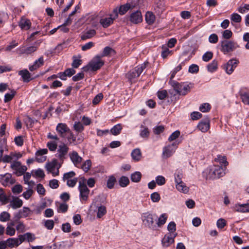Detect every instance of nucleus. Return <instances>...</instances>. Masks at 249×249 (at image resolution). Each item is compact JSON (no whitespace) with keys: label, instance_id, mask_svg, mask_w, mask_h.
<instances>
[{"label":"nucleus","instance_id":"nucleus-1","mask_svg":"<svg viewBox=\"0 0 249 249\" xmlns=\"http://www.w3.org/2000/svg\"><path fill=\"white\" fill-rule=\"evenodd\" d=\"M157 218L158 216L156 214L149 213H143L142 215L143 225L153 230L157 229L156 222Z\"/></svg>","mask_w":249,"mask_h":249},{"label":"nucleus","instance_id":"nucleus-2","mask_svg":"<svg viewBox=\"0 0 249 249\" xmlns=\"http://www.w3.org/2000/svg\"><path fill=\"white\" fill-rule=\"evenodd\" d=\"M104 64V62L101 59V56H95L88 65L84 67L82 69L85 71H96L100 69Z\"/></svg>","mask_w":249,"mask_h":249},{"label":"nucleus","instance_id":"nucleus-3","mask_svg":"<svg viewBox=\"0 0 249 249\" xmlns=\"http://www.w3.org/2000/svg\"><path fill=\"white\" fill-rule=\"evenodd\" d=\"M221 51L225 54L231 52L239 47L237 42L228 40H224L220 42Z\"/></svg>","mask_w":249,"mask_h":249},{"label":"nucleus","instance_id":"nucleus-4","mask_svg":"<svg viewBox=\"0 0 249 249\" xmlns=\"http://www.w3.org/2000/svg\"><path fill=\"white\" fill-rule=\"evenodd\" d=\"M78 189L80 192L81 200L86 201L89 197V190L86 185V179L84 177L80 178Z\"/></svg>","mask_w":249,"mask_h":249},{"label":"nucleus","instance_id":"nucleus-5","mask_svg":"<svg viewBox=\"0 0 249 249\" xmlns=\"http://www.w3.org/2000/svg\"><path fill=\"white\" fill-rule=\"evenodd\" d=\"M225 174V169L220 165H214L209 168L208 177L210 178H219Z\"/></svg>","mask_w":249,"mask_h":249},{"label":"nucleus","instance_id":"nucleus-6","mask_svg":"<svg viewBox=\"0 0 249 249\" xmlns=\"http://www.w3.org/2000/svg\"><path fill=\"white\" fill-rule=\"evenodd\" d=\"M118 17L117 9H114L108 17H104L100 19V23L103 28H106L113 23V21Z\"/></svg>","mask_w":249,"mask_h":249},{"label":"nucleus","instance_id":"nucleus-7","mask_svg":"<svg viewBox=\"0 0 249 249\" xmlns=\"http://www.w3.org/2000/svg\"><path fill=\"white\" fill-rule=\"evenodd\" d=\"M146 64L145 63L142 64L136 67L134 69L131 70L127 74V78L130 82L132 83L134 80L139 77L143 70L145 69Z\"/></svg>","mask_w":249,"mask_h":249},{"label":"nucleus","instance_id":"nucleus-8","mask_svg":"<svg viewBox=\"0 0 249 249\" xmlns=\"http://www.w3.org/2000/svg\"><path fill=\"white\" fill-rule=\"evenodd\" d=\"M60 167V165H58L57 160L55 159L53 160L51 162L46 163L45 165V168L48 172L51 173L53 177L59 175Z\"/></svg>","mask_w":249,"mask_h":249},{"label":"nucleus","instance_id":"nucleus-9","mask_svg":"<svg viewBox=\"0 0 249 249\" xmlns=\"http://www.w3.org/2000/svg\"><path fill=\"white\" fill-rule=\"evenodd\" d=\"M178 144V143L174 142L172 144L165 146L163 148L162 157L167 159L173 155L177 148Z\"/></svg>","mask_w":249,"mask_h":249},{"label":"nucleus","instance_id":"nucleus-10","mask_svg":"<svg viewBox=\"0 0 249 249\" xmlns=\"http://www.w3.org/2000/svg\"><path fill=\"white\" fill-rule=\"evenodd\" d=\"M177 236V233H167L161 241L162 245L164 248H167L174 243V239Z\"/></svg>","mask_w":249,"mask_h":249},{"label":"nucleus","instance_id":"nucleus-11","mask_svg":"<svg viewBox=\"0 0 249 249\" xmlns=\"http://www.w3.org/2000/svg\"><path fill=\"white\" fill-rule=\"evenodd\" d=\"M191 87L186 84L176 83L174 86L175 90L180 95H185L190 90Z\"/></svg>","mask_w":249,"mask_h":249},{"label":"nucleus","instance_id":"nucleus-12","mask_svg":"<svg viewBox=\"0 0 249 249\" xmlns=\"http://www.w3.org/2000/svg\"><path fill=\"white\" fill-rule=\"evenodd\" d=\"M22 157V154L18 152H11L9 155H5L3 157V162L9 163L14 162Z\"/></svg>","mask_w":249,"mask_h":249},{"label":"nucleus","instance_id":"nucleus-13","mask_svg":"<svg viewBox=\"0 0 249 249\" xmlns=\"http://www.w3.org/2000/svg\"><path fill=\"white\" fill-rule=\"evenodd\" d=\"M15 181V179L12 178L11 174L6 173L4 175H0V182L4 186L13 184Z\"/></svg>","mask_w":249,"mask_h":249},{"label":"nucleus","instance_id":"nucleus-14","mask_svg":"<svg viewBox=\"0 0 249 249\" xmlns=\"http://www.w3.org/2000/svg\"><path fill=\"white\" fill-rule=\"evenodd\" d=\"M68 151L69 147L66 144H62L58 146L56 157L58 158L60 160L63 161L66 158V156L68 154Z\"/></svg>","mask_w":249,"mask_h":249},{"label":"nucleus","instance_id":"nucleus-15","mask_svg":"<svg viewBox=\"0 0 249 249\" xmlns=\"http://www.w3.org/2000/svg\"><path fill=\"white\" fill-rule=\"evenodd\" d=\"M238 62L236 59H231L229 60L224 67L226 73L228 74L232 73L237 67Z\"/></svg>","mask_w":249,"mask_h":249},{"label":"nucleus","instance_id":"nucleus-16","mask_svg":"<svg viewBox=\"0 0 249 249\" xmlns=\"http://www.w3.org/2000/svg\"><path fill=\"white\" fill-rule=\"evenodd\" d=\"M210 121L208 118H206L200 121L197 124L198 129L202 132L205 133L208 131L210 127Z\"/></svg>","mask_w":249,"mask_h":249},{"label":"nucleus","instance_id":"nucleus-17","mask_svg":"<svg viewBox=\"0 0 249 249\" xmlns=\"http://www.w3.org/2000/svg\"><path fill=\"white\" fill-rule=\"evenodd\" d=\"M69 156L74 165L78 167L82 161V158L81 157L76 151L70 152L69 153Z\"/></svg>","mask_w":249,"mask_h":249},{"label":"nucleus","instance_id":"nucleus-18","mask_svg":"<svg viewBox=\"0 0 249 249\" xmlns=\"http://www.w3.org/2000/svg\"><path fill=\"white\" fill-rule=\"evenodd\" d=\"M18 236L21 244L25 241L29 243L32 242L36 239L35 235L31 232H26L24 234H20Z\"/></svg>","mask_w":249,"mask_h":249},{"label":"nucleus","instance_id":"nucleus-19","mask_svg":"<svg viewBox=\"0 0 249 249\" xmlns=\"http://www.w3.org/2000/svg\"><path fill=\"white\" fill-rule=\"evenodd\" d=\"M70 130L67 124L63 123H59L56 127V131L62 137H64L65 134L69 132Z\"/></svg>","mask_w":249,"mask_h":249},{"label":"nucleus","instance_id":"nucleus-20","mask_svg":"<svg viewBox=\"0 0 249 249\" xmlns=\"http://www.w3.org/2000/svg\"><path fill=\"white\" fill-rule=\"evenodd\" d=\"M36 50L37 47L35 46H30L27 48L22 47L18 49V53L20 54H26L29 55L36 52Z\"/></svg>","mask_w":249,"mask_h":249},{"label":"nucleus","instance_id":"nucleus-21","mask_svg":"<svg viewBox=\"0 0 249 249\" xmlns=\"http://www.w3.org/2000/svg\"><path fill=\"white\" fill-rule=\"evenodd\" d=\"M130 21L134 23L141 22L142 20V16L141 11H137L131 14L130 18Z\"/></svg>","mask_w":249,"mask_h":249},{"label":"nucleus","instance_id":"nucleus-22","mask_svg":"<svg viewBox=\"0 0 249 249\" xmlns=\"http://www.w3.org/2000/svg\"><path fill=\"white\" fill-rule=\"evenodd\" d=\"M20 242L19 237H18L17 238H8L5 242L7 246L10 248H13L14 247H17L20 245L21 243Z\"/></svg>","mask_w":249,"mask_h":249},{"label":"nucleus","instance_id":"nucleus-23","mask_svg":"<svg viewBox=\"0 0 249 249\" xmlns=\"http://www.w3.org/2000/svg\"><path fill=\"white\" fill-rule=\"evenodd\" d=\"M31 22L28 19L26 18H21L19 22V26L22 30H27L29 29L31 26Z\"/></svg>","mask_w":249,"mask_h":249},{"label":"nucleus","instance_id":"nucleus-24","mask_svg":"<svg viewBox=\"0 0 249 249\" xmlns=\"http://www.w3.org/2000/svg\"><path fill=\"white\" fill-rule=\"evenodd\" d=\"M22 204V200L19 199L18 197H16L13 198V199L10 201V206L13 209H16L21 207Z\"/></svg>","mask_w":249,"mask_h":249},{"label":"nucleus","instance_id":"nucleus-25","mask_svg":"<svg viewBox=\"0 0 249 249\" xmlns=\"http://www.w3.org/2000/svg\"><path fill=\"white\" fill-rule=\"evenodd\" d=\"M44 64V59L43 56L39 57L37 60H36L34 63V64L29 67V70L30 71H34L41 66H42Z\"/></svg>","mask_w":249,"mask_h":249},{"label":"nucleus","instance_id":"nucleus-26","mask_svg":"<svg viewBox=\"0 0 249 249\" xmlns=\"http://www.w3.org/2000/svg\"><path fill=\"white\" fill-rule=\"evenodd\" d=\"M167 214L166 213H162L160 216L157 218L158 220L156 222L157 227H160L163 225L167 219Z\"/></svg>","mask_w":249,"mask_h":249},{"label":"nucleus","instance_id":"nucleus-27","mask_svg":"<svg viewBox=\"0 0 249 249\" xmlns=\"http://www.w3.org/2000/svg\"><path fill=\"white\" fill-rule=\"evenodd\" d=\"M131 157L132 159L136 161H139L142 158V153L140 149L136 148L131 152Z\"/></svg>","mask_w":249,"mask_h":249},{"label":"nucleus","instance_id":"nucleus-28","mask_svg":"<svg viewBox=\"0 0 249 249\" xmlns=\"http://www.w3.org/2000/svg\"><path fill=\"white\" fill-rule=\"evenodd\" d=\"M176 189L179 192L186 194L189 192V188L182 181L180 183H177L176 185Z\"/></svg>","mask_w":249,"mask_h":249},{"label":"nucleus","instance_id":"nucleus-29","mask_svg":"<svg viewBox=\"0 0 249 249\" xmlns=\"http://www.w3.org/2000/svg\"><path fill=\"white\" fill-rule=\"evenodd\" d=\"M235 209L237 211L239 212H249V203L236 205Z\"/></svg>","mask_w":249,"mask_h":249},{"label":"nucleus","instance_id":"nucleus-30","mask_svg":"<svg viewBox=\"0 0 249 249\" xmlns=\"http://www.w3.org/2000/svg\"><path fill=\"white\" fill-rule=\"evenodd\" d=\"M18 74L21 76L23 80L25 82H29L31 79L30 73L27 70L19 71Z\"/></svg>","mask_w":249,"mask_h":249},{"label":"nucleus","instance_id":"nucleus-31","mask_svg":"<svg viewBox=\"0 0 249 249\" xmlns=\"http://www.w3.org/2000/svg\"><path fill=\"white\" fill-rule=\"evenodd\" d=\"M96 34V31L94 29H90L86 32L81 37L82 40H86L94 36Z\"/></svg>","mask_w":249,"mask_h":249},{"label":"nucleus","instance_id":"nucleus-32","mask_svg":"<svg viewBox=\"0 0 249 249\" xmlns=\"http://www.w3.org/2000/svg\"><path fill=\"white\" fill-rule=\"evenodd\" d=\"M20 217H27L30 216L33 212L26 207H23L22 209L19 212Z\"/></svg>","mask_w":249,"mask_h":249},{"label":"nucleus","instance_id":"nucleus-33","mask_svg":"<svg viewBox=\"0 0 249 249\" xmlns=\"http://www.w3.org/2000/svg\"><path fill=\"white\" fill-rule=\"evenodd\" d=\"M145 20L148 24H152L155 20L154 15L151 12H147L145 14Z\"/></svg>","mask_w":249,"mask_h":249},{"label":"nucleus","instance_id":"nucleus-34","mask_svg":"<svg viewBox=\"0 0 249 249\" xmlns=\"http://www.w3.org/2000/svg\"><path fill=\"white\" fill-rule=\"evenodd\" d=\"M161 55L163 58H166L168 56L170 55L172 53V51L169 50L166 45H162L161 47Z\"/></svg>","mask_w":249,"mask_h":249},{"label":"nucleus","instance_id":"nucleus-35","mask_svg":"<svg viewBox=\"0 0 249 249\" xmlns=\"http://www.w3.org/2000/svg\"><path fill=\"white\" fill-rule=\"evenodd\" d=\"M142 178V174L140 172H135L131 175V179L134 182H138Z\"/></svg>","mask_w":249,"mask_h":249},{"label":"nucleus","instance_id":"nucleus-36","mask_svg":"<svg viewBox=\"0 0 249 249\" xmlns=\"http://www.w3.org/2000/svg\"><path fill=\"white\" fill-rule=\"evenodd\" d=\"M91 166V161L89 160H86L81 165V169L85 172H87L90 169Z\"/></svg>","mask_w":249,"mask_h":249},{"label":"nucleus","instance_id":"nucleus-37","mask_svg":"<svg viewBox=\"0 0 249 249\" xmlns=\"http://www.w3.org/2000/svg\"><path fill=\"white\" fill-rule=\"evenodd\" d=\"M27 170V168L26 166L22 165L21 164H20V166H19L18 168L15 171V174L18 176H20L24 175Z\"/></svg>","mask_w":249,"mask_h":249},{"label":"nucleus","instance_id":"nucleus-38","mask_svg":"<svg viewBox=\"0 0 249 249\" xmlns=\"http://www.w3.org/2000/svg\"><path fill=\"white\" fill-rule=\"evenodd\" d=\"M114 50L109 47H106L103 51V53L101 57L103 56H108L109 55L112 54V53H114Z\"/></svg>","mask_w":249,"mask_h":249},{"label":"nucleus","instance_id":"nucleus-39","mask_svg":"<svg viewBox=\"0 0 249 249\" xmlns=\"http://www.w3.org/2000/svg\"><path fill=\"white\" fill-rule=\"evenodd\" d=\"M207 69L209 71L213 72L217 69V62L215 60H213L212 63L208 65Z\"/></svg>","mask_w":249,"mask_h":249},{"label":"nucleus","instance_id":"nucleus-40","mask_svg":"<svg viewBox=\"0 0 249 249\" xmlns=\"http://www.w3.org/2000/svg\"><path fill=\"white\" fill-rule=\"evenodd\" d=\"M140 135L143 138H147L149 135L148 129L146 127L142 126Z\"/></svg>","mask_w":249,"mask_h":249},{"label":"nucleus","instance_id":"nucleus-41","mask_svg":"<svg viewBox=\"0 0 249 249\" xmlns=\"http://www.w3.org/2000/svg\"><path fill=\"white\" fill-rule=\"evenodd\" d=\"M0 201L5 204L8 202V197L4 193L3 189L0 188Z\"/></svg>","mask_w":249,"mask_h":249},{"label":"nucleus","instance_id":"nucleus-42","mask_svg":"<svg viewBox=\"0 0 249 249\" xmlns=\"http://www.w3.org/2000/svg\"><path fill=\"white\" fill-rule=\"evenodd\" d=\"M122 127L120 124H118L115 126H114L110 130V132L111 134L113 135H117L120 134L121 130H122Z\"/></svg>","mask_w":249,"mask_h":249},{"label":"nucleus","instance_id":"nucleus-43","mask_svg":"<svg viewBox=\"0 0 249 249\" xmlns=\"http://www.w3.org/2000/svg\"><path fill=\"white\" fill-rule=\"evenodd\" d=\"M231 22L239 23L241 21L242 18L237 13H233L231 16Z\"/></svg>","mask_w":249,"mask_h":249},{"label":"nucleus","instance_id":"nucleus-44","mask_svg":"<svg viewBox=\"0 0 249 249\" xmlns=\"http://www.w3.org/2000/svg\"><path fill=\"white\" fill-rule=\"evenodd\" d=\"M16 94V91L12 90L10 93H6L4 96V101L5 103H7L10 101Z\"/></svg>","mask_w":249,"mask_h":249},{"label":"nucleus","instance_id":"nucleus-45","mask_svg":"<svg viewBox=\"0 0 249 249\" xmlns=\"http://www.w3.org/2000/svg\"><path fill=\"white\" fill-rule=\"evenodd\" d=\"M10 215L6 212H3L0 214V220L2 222H6L10 219Z\"/></svg>","mask_w":249,"mask_h":249},{"label":"nucleus","instance_id":"nucleus-46","mask_svg":"<svg viewBox=\"0 0 249 249\" xmlns=\"http://www.w3.org/2000/svg\"><path fill=\"white\" fill-rule=\"evenodd\" d=\"M75 175V173L73 171H71L66 173H65L63 175V180H68V179H71Z\"/></svg>","mask_w":249,"mask_h":249},{"label":"nucleus","instance_id":"nucleus-47","mask_svg":"<svg viewBox=\"0 0 249 249\" xmlns=\"http://www.w3.org/2000/svg\"><path fill=\"white\" fill-rule=\"evenodd\" d=\"M211 109V106L208 103H204L199 107V110L202 112L209 111Z\"/></svg>","mask_w":249,"mask_h":249},{"label":"nucleus","instance_id":"nucleus-48","mask_svg":"<svg viewBox=\"0 0 249 249\" xmlns=\"http://www.w3.org/2000/svg\"><path fill=\"white\" fill-rule=\"evenodd\" d=\"M213 56V53L211 52H207L205 53L203 56H202V59L205 62H208L209 60H210Z\"/></svg>","mask_w":249,"mask_h":249},{"label":"nucleus","instance_id":"nucleus-49","mask_svg":"<svg viewBox=\"0 0 249 249\" xmlns=\"http://www.w3.org/2000/svg\"><path fill=\"white\" fill-rule=\"evenodd\" d=\"M68 209V205L65 203H61L57 209L58 213H65L67 211Z\"/></svg>","mask_w":249,"mask_h":249},{"label":"nucleus","instance_id":"nucleus-50","mask_svg":"<svg viewBox=\"0 0 249 249\" xmlns=\"http://www.w3.org/2000/svg\"><path fill=\"white\" fill-rule=\"evenodd\" d=\"M73 127L74 130L77 132H81L84 130L83 124L79 122H75Z\"/></svg>","mask_w":249,"mask_h":249},{"label":"nucleus","instance_id":"nucleus-51","mask_svg":"<svg viewBox=\"0 0 249 249\" xmlns=\"http://www.w3.org/2000/svg\"><path fill=\"white\" fill-rule=\"evenodd\" d=\"M248 11H249V4H245L244 5L240 6L238 8V11L241 14H244Z\"/></svg>","mask_w":249,"mask_h":249},{"label":"nucleus","instance_id":"nucleus-52","mask_svg":"<svg viewBox=\"0 0 249 249\" xmlns=\"http://www.w3.org/2000/svg\"><path fill=\"white\" fill-rule=\"evenodd\" d=\"M151 199L153 202H159L160 199V194L157 192H154L151 194Z\"/></svg>","mask_w":249,"mask_h":249},{"label":"nucleus","instance_id":"nucleus-53","mask_svg":"<svg viewBox=\"0 0 249 249\" xmlns=\"http://www.w3.org/2000/svg\"><path fill=\"white\" fill-rule=\"evenodd\" d=\"M156 182L158 185L161 186L165 184V178L162 176H158L156 178Z\"/></svg>","mask_w":249,"mask_h":249},{"label":"nucleus","instance_id":"nucleus-54","mask_svg":"<svg viewBox=\"0 0 249 249\" xmlns=\"http://www.w3.org/2000/svg\"><path fill=\"white\" fill-rule=\"evenodd\" d=\"M106 209L104 206H100L98 208L97 216L98 218H101L106 213Z\"/></svg>","mask_w":249,"mask_h":249},{"label":"nucleus","instance_id":"nucleus-55","mask_svg":"<svg viewBox=\"0 0 249 249\" xmlns=\"http://www.w3.org/2000/svg\"><path fill=\"white\" fill-rule=\"evenodd\" d=\"M73 223L76 225H79L82 222L81 215L79 214L74 215L73 216Z\"/></svg>","mask_w":249,"mask_h":249},{"label":"nucleus","instance_id":"nucleus-56","mask_svg":"<svg viewBox=\"0 0 249 249\" xmlns=\"http://www.w3.org/2000/svg\"><path fill=\"white\" fill-rule=\"evenodd\" d=\"M242 101L246 104L249 105V93L244 92L241 94Z\"/></svg>","mask_w":249,"mask_h":249},{"label":"nucleus","instance_id":"nucleus-57","mask_svg":"<svg viewBox=\"0 0 249 249\" xmlns=\"http://www.w3.org/2000/svg\"><path fill=\"white\" fill-rule=\"evenodd\" d=\"M180 134V131L176 130L168 138V140L170 142L173 141L178 138Z\"/></svg>","mask_w":249,"mask_h":249},{"label":"nucleus","instance_id":"nucleus-58","mask_svg":"<svg viewBox=\"0 0 249 249\" xmlns=\"http://www.w3.org/2000/svg\"><path fill=\"white\" fill-rule=\"evenodd\" d=\"M182 174L181 172L178 171L175 174V181L176 183H180L182 181Z\"/></svg>","mask_w":249,"mask_h":249},{"label":"nucleus","instance_id":"nucleus-59","mask_svg":"<svg viewBox=\"0 0 249 249\" xmlns=\"http://www.w3.org/2000/svg\"><path fill=\"white\" fill-rule=\"evenodd\" d=\"M62 230L64 232H70L71 231V226L68 222L63 224L62 225Z\"/></svg>","mask_w":249,"mask_h":249},{"label":"nucleus","instance_id":"nucleus-60","mask_svg":"<svg viewBox=\"0 0 249 249\" xmlns=\"http://www.w3.org/2000/svg\"><path fill=\"white\" fill-rule=\"evenodd\" d=\"M169 233H174L176 230V225L174 222H170L167 226Z\"/></svg>","mask_w":249,"mask_h":249},{"label":"nucleus","instance_id":"nucleus-61","mask_svg":"<svg viewBox=\"0 0 249 249\" xmlns=\"http://www.w3.org/2000/svg\"><path fill=\"white\" fill-rule=\"evenodd\" d=\"M45 227L48 230H52L54 227V222L53 220H47L45 221Z\"/></svg>","mask_w":249,"mask_h":249},{"label":"nucleus","instance_id":"nucleus-62","mask_svg":"<svg viewBox=\"0 0 249 249\" xmlns=\"http://www.w3.org/2000/svg\"><path fill=\"white\" fill-rule=\"evenodd\" d=\"M12 190L13 193L18 194L22 192V187L19 184L16 185L12 188Z\"/></svg>","mask_w":249,"mask_h":249},{"label":"nucleus","instance_id":"nucleus-63","mask_svg":"<svg viewBox=\"0 0 249 249\" xmlns=\"http://www.w3.org/2000/svg\"><path fill=\"white\" fill-rule=\"evenodd\" d=\"M199 71V67L197 65L192 64L189 68L188 71L189 72L192 73H197Z\"/></svg>","mask_w":249,"mask_h":249},{"label":"nucleus","instance_id":"nucleus-64","mask_svg":"<svg viewBox=\"0 0 249 249\" xmlns=\"http://www.w3.org/2000/svg\"><path fill=\"white\" fill-rule=\"evenodd\" d=\"M15 143L18 146H21L23 144V139L21 136L16 137L14 139Z\"/></svg>","mask_w":249,"mask_h":249}]
</instances>
